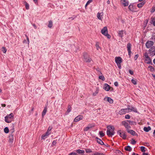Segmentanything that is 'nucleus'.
Segmentation results:
<instances>
[{
	"label": "nucleus",
	"mask_w": 155,
	"mask_h": 155,
	"mask_svg": "<svg viewBox=\"0 0 155 155\" xmlns=\"http://www.w3.org/2000/svg\"><path fill=\"white\" fill-rule=\"evenodd\" d=\"M76 153L79 154H84V151L83 150L78 149L76 150Z\"/></svg>",
	"instance_id": "obj_26"
},
{
	"label": "nucleus",
	"mask_w": 155,
	"mask_h": 155,
	"mask_svg": "<svg viewBox=\"0 0 155 155\" xmlns=\"http://www.w3.org/2000/svg\"><path fill=\"white\" fill-rule=\"evenodd\" d=\"M34 110V107H32L31 109V111H29V115H30L31 114V113H32V112Z\"/></svg>",
	"instance_id": "obj_61"
},
{
	"label": "nucleus",
	"mask_w": 155,
	"mask_h": 155,
	"mask_svg": "<svg viewBox=\"0 0 155 155\" xmlns=\"http://www.w3.org/2000/svg\"><path fill=\"white\" fill-rule=\"evenodd\" d=\"M93 127V126H87L85 127L84 129V131H87L91 128Z\"/></svg>",
	"instance_id": "obj_37"
},
{
	"label": "nucleus",
	"mask_w": 155,
	"mask_h": 155,
	"mask_svg": "<svg viewBox=\"0 0 155 155\" xmlns=\"http://www.w3.org/2000/svg\"><path fill=\"white\" fill-rule=\"evenodd\" d=\"M136 143V141L133 139H131V143L133 145H134Z\"/></svg>",
	"instance_id": "obj_49"
},
{
	"label": "nucleus",
	"mask_w": 155,
	"mask_h": 155,
	"mask_svg": "<svg viewBox=\"0 0 155 155\" xmlns=\"http://www.w3.org/2000/svg\"><path fill=\"white\" fill-rule=\"evenodd\" d=\"M47 137V136L45 134L42 135L41 136V138L43 140L45 139Z\"/></svg>",
	"instance_id": "obj_46"
},
{
	"label": "nucleus",
	"mask_w": 155,
	"mask_h": 155,
	"mask_svg": "<svg viewBox=\"0 0 155 155\" xmlns=\"http://www.w3.org/2000/svg\"><path fill=\"white\" fill-rule=\"evenodd\" d=\"M99 78L102 80L103 81H104L105 80V78L103 75L99 76Z\"/></svg>",
	"instance_id": "obj_42"
},
{
	"label": "nucleus",
	"mask_w": 155,
	"mask_h": 155,
	"mask_svg": "<svg viewBox=\"0 0 155 155\" xmlns=\"http://www.w3.org/2000/svg\"><path fill=\"white\" fill-rule=\"evenodd\" d=\"M14 118V115L13 113H11L9 114H7L5 117V121L7 123H10L12 122Z\"/></svg>",
	"instance_id": "obj_3"
},
{
	"label": "nucleus",
	"mask_w": 155,
	"mask_h": 155,
	"mask_svg": "<svg viewBox=\"0 0 155 155\" xmlns=\"http://www.w3.org/2000/svg\"><path fill=\"white\" fill-rule=\"evenodd\" d=\"M83 57L84 61L86 63H90L92 60L89 56L86 53H84L83 54Z\"/></svg>",
	"instance_id": "obj_6"
},
{
	"label": "nucleus",
	"mask_w": 155,
	"mask_h": 155,
	"mask_svg": "<svg viewBox=\"0 0 155 155\" xmlns=\"http://www.w3.org/2000/svg\"><path fill=\"white\" fill-rule=\"evenodd\" d=\"M132 83L134 85L137 84V82L136 79H132L131 80Z\"/></svg>",
	"instance_id": "obj_45"
},
{
	"label": "nucleus",
	"mask_w": 155,
	"mask_h": 155,
	"mask_svg": "<svg viewBox=\"0 0 155 155\" xmlns=\"http://www.w3.org/2000/svg\"><path fill=\"white\" fill-rule=\"evenodd\" d=\"M68 109L66 112V114H68L71 110L72 107L70 105H68Z\"/></svg>",
	"instance_id": "obj_23"
},
{
	"label": "nucleus",
	"mask_w": 155,
	"mask_h": 155,
	"mask_svg": "<svg viewBox=\"0 0 155 155\" xmlns=\"http://www.w3.org/2000/svg\"><path fill=\"white\" fill-rule=\"evenodd\" d=\"M121 2L124 7L127 6L129 4V1L126 0H122Z\"/></svg>",
	"instance_id": "obj_18"
},
{
	"label": "nucleus",
	"mask_w": 155,
	"mask_h": 155,
	"mask_svg": "<svg viewBox=\"0 0 155 155\" xmlns=\"http://www.w3.org/2000/svg\"><path fill=\"white\" fill-rule=\"evenodd\" d=\"M151 24H153L154 26H155V17L151 18Z\"/></svg>",
	"instance_id": "obj_31"
},
{
	"label": "nucleus",
	"mask_w": 155,
	"mask_h": 155,
	"mask_svg": "<svg viewBox=\"0 0 155 155\" xmlns=\"http://www.w3.org/2000/svg\"><path fill=\"white\" fill-rule=\"evenodd\" d=\"M96 70L97 71H99L100 72V73L101 74H102V73L101 72V71H100V69L99 68H97L96 69Z\"/></svg>",
	"instance_id": "obj_63"
},
{
	"label": "nucleus",
	"mask_w": 155,
	"mask_h": 155,
	"mask_svg": "<svg viewBox=\"0 0 155 155\" xmlns=\"http://www.w3.org/2000/svg\"><path fill=\"white\" fill-rule=\"evenodd\" d=\"M154 42L152 41H148L146 43V46L147 48H150L153 46Z\"/></svg>",
	"instance_id": "obj_9"
},
{
	"label": "nucleus",
	"mask_w": 155,
	"mask_h": 155,
	"mask_svg": "<svg viewBox=\"0 0 155 155\" xmlns=\"http://www.w3.org/2000/svg\"><path fill=\"white\" fill-rule=\"evenodd\" d=\"M151 129V127L150 126H148L147 127H144L143 128V130L146 132H148Z\"/></svg>",
	"instance_id": "obj_25"
},
{
	"label": "nucleus",
	"mask_w": 155,
	"mask_h": 155,
	"mask_svg": "<svg viewBox=\"0 0 155 155\" xmlns=\"http://www.w3.org/2000/svg\"><path fill=\"white\" fill-rule=\"evenodd\" d=\"M98 91H99L98 87L96 88V91H95V92H94L93 94V95L94 96H96V95L98 93Z\"/></svg>",
	"instance_id": "obj_34"
},
{
	"label": "nucleus",
	"mask_w": 155,
	"mask_h": 155,
	"mask_svg": "<svg viewBox=\"0 0 155 155\" xmlns=\"http://www.w3.org/2000/svg\"><path fill=\"white\" fill-rule=\"evenodd\" d=\"M107 129V134L109 137H112L115 133L114 127L113 126H108Z\"/></svg>",
	"instance_id": "obj_1"
},
{
	"label": "nucleus",
	"mask_w": 155,
	"mask_h": 155,
	"mask_svg": "<svg viewBox=\"0 0 155 155\" xmlns=\"http://www.w3.org/2000/svg\"><path fill=\"white\" fill-rule=\"evenodd\" d=\"M85 151L86 153H91L92 152L91 150L88 148L85 149Z\"/></svg>",
	"instance_id": "obj_44"
},
{
	"label": "nucleus",
	"mask_w": 155,
	"mask_h": 155,
	"mask_svg": "<svg viewBox=\"0 0 155 155\" xmlns=\"http://www.w3.org/2000/svg\"><path fill=\"white\" fill-rule=\"evenodd\" d=\"M129 73L132 75H133L134 74V72L133 71L130 70H129Z\"/></svg>",
	"instance_id": "obj_57"
},
{
	"label": "nucleus",
	"mask_w": 155,
	"mask_h": 155,
	"mask_svg": "<svg viewBox=\"0 0 155 155\" xmlns=\"http://www.w3.org/2000/svg\"><path fill=\"white\" fill-rule=\"evenodd\" d=\"M126 133V132L123 130H119L117 132V134H119L120 137L124 140L126 139L127 136Z\"/></svg>",
	"instance_id": "obj_5"
},
{
	"label": "nucleus",
	"mask_w": 155,
	"mask_h": 155,
	"mask_svg": "<svg viewBox=\"0 0 155 155\" xmlns=\"http://www.w3.org/2000/svg\"><path fill=\"white\" fill-rule=\"evenodd\" d=\"M14 128H12V129L10 130V132H11L10 134H13V133L14 132Z\"/></svg>",
	"instance_id": "obj_53"
},
{
	"label": "nucleus",
	"mask_w": 155,
	"mask_h": 155,
	"mask_svg": "<svg viewBox=\"0 0 155 155\" xmlns=\"http://www.w3.org/2000/svg\"><path fill=\"white\" fill-rule=\"evenodd\" d=\"M78 154L76 152H71L68 154V155H77Z\"/></svg>",
	"instance_id": "obj_51"
},
{
	"label": "nucleus",
	"mask_w": 155,
	"mask_h": 155,
	"mask_svg": "<svg viewBox=\"0 0 155 155\" xmlns=\"http://www.w3.org/2000/svg\"><path fill=\"white\" fill-rule=\"evenodd\" d=\"M92 2V0H89L86 3L88 4V5L90 4V3Z\"/></svg>",
	"instance_id": "obj_62"
},
{
	"label": "nucleus",
	"mask_w": 155,
	"mask_h": 155,
	"mask_svg": "<svg viewBox=\"0 0 155 155\" xmlns=\"http://www.w3.org/2000/svg\"><path fill=\"white\" fill-rule=\"evenodd\" d=\"M139 57V55L138 54H137L135 55L134 57V59L135 61L137 60L138 58Z\"/></svg>",
	"instance_id": "obj_54"
},
{
	"label": "nucleus",
	"mask_w": 155,
	"mask_h": 155,
	"mask_svg": "<svg viewBox=\"0 0 155 155\" xmlns=\"http://www.w3.org/2000/svg\"><path fill=\"white\" fill-rule=\"evenodd\" d=\"M83 118V116L81 115H79L76 117L74 120V121L77 122L79 120H82Z\"/></svg>",
	"instance_id": "obj_12"
},
{
	"label": "nucleus",
	"mask_w": 155,
	"mask_h": 155,
	"mask_svg": "<svg viewBox=\"0 0 155 155\" xmlns=\"http://www.w3.org/2000/svg\"><path fill=\"white\" fill-rule=\"evenodd\" d=\"M53 25V23L51 20H50L49 21V23L48 25V27L51 28Z\"/></svg>",
	"instance_id": "obj_32"
},
{
	"label": "nucleus",
	"mask_w": 155,
	"mask_h": 155,
	"mask_svg": "<svg viewBox=\"0 0 155 155\" xmlns=\"http://www.w3.org/2000/svg\"><path fill=\"white\" fill-rule=\"evenodd\" d=\"M101 32L103 35L106 36L108 39H110V38L111 36L108 34V31L107 27H104L101 30Z\"/></svg>",
	"instance_id": "obj_4"
},
{
	"label": "nucleus",
	"mask_w": 155,
	"mask_h": 155,
	"mask_svg": "<svg viewBox=\"0 0 155 155\" xmlns=\"http://www.w3.org/2000/svg\"><path fill=\"white\" fill-rule=\"evenodd\" d=\"M106 99H107V101L110 103L112 104L113 102V101L110 97H105L104 98V100Z\"/></svg>",
	"instance_id": "obj_22"
},
{
	"label": "nucleus",
	"mask_w": 155,
	"mask_h": 155,
	"mask_svg": "<svg viewBox=\"0 0 155 155\" xmlns=\"http://www.w3.org/2000/svg\"><path fill=\"white\" fill-rule=\"evenodd\" d=\"M9 131V129L8 127H5L4 129V131L6 134L8 133Z\"/></svg>",
	"instance_id": "obj_28"
},
{
	"label": "nucleus",
	"mask_w": 155,
	"mask_h": 155,
	"mask_svg": "<svg viewBox=\"0 0 155 155\" xmlns=\"http://www.w3.org/2000/svg\"><path fill=\"white\" fill-rule=\"evenodd\" d=\"M131 44L130 43H128L127 46V50L128 52V54L130 58L131 57Z\"/></svg>",
	"instance_id": "obj_10"
},
{
	"label": "nucleus",
	"mask_w": 155,
	"mask_h": 155,
	"mask_svg": "<svg viewBox=\"0 0 155 155\" xmlns=\"http://www.w3.org/2000/svg\"><path fill=\"white\" fill-rule=\"evenodd\" d=\"M123 62V59L120 57H117V64H120Z\"/></svg>",
	"instance_id": "obj_20"
},
{
	"label": "nucleus",
	"mask_w": 155,
	"mask_h": 155,
	"mask_svg": "<svg viewBox=\"0 0 155 155\" xmlns=\"http://www.w3.org/2000/svg\"><path fill=\"white\" fill-rule=\"evenodd\" d=\"M118 114L120 115L123 114H125V113L124 112V109H122L120 111H119L118 112Z\"/></svg>",
	"instance_id": "obj_35"
},
{
	"label": "nucleus",
	"mask_w": 155,
	"mask_h": 155,
	"mask_svg": "<svg viewBox=\"0 0 155 155\" xmlns=\"http://www.w3.org/2000/svg\"><path fill=\"white\" fill-rule=\"evenodd\" d=\"M143 57L144 59V62L146 63L152 65H153L151 58L149 56L148 53L147 52H145L143 54Z\"/></svg>",
	"instance_id": "obj_2"
},
{
	"label": "nucleus",
	"mask_w": 155,
	"mask_h": 155,
	"mask_svg": "<svg viewBox=\"0 0 155 155\" xmlns=\"http://www.w3.org/2000/svg\"><path fill=\"white\" fill-rule=\"evenodd\" d=\"M151 39L155 42V33H152V37Z\"/></svg>",
	"instance_id": "obj_38"
},
{
	"label": "nucleus",
	"mask_w": 155,
	"mask_h": 155,
	"mask_svg": "<svg viewBox=\"0 0 155 155\" xmlns=\"http://www.w3.org/2000/svg\"><path fill=\"white\" fill-rule=\"evenodd\" d=\"M95 46L97 50H98L99 48H100V47L99 46V43L98 42H96V44L95 45Z\"/></svg>",
	"instance_id": "obj_41"
},
{
	"label": "nucleus",
	"mask_w": 155,
	"mask_h": 155,
	"mask_svg": "<svg viewBox=\"0 0 155 155\" xmlns=\"http://www.w3.org/2000/svg\"><path fill=\"white\" fill-rule=\"evenodd\" d=\"M33 26L34 27L35 29H36L37 28V26L35 24H32Z\"/></svg>",
	"instance_id": "obj_64"
},
{
	"label": "nucleus",
	"mask_w": 155,
	"mask_h": 155,
	"mask_svg": "<svg viewBox=\"0 0 155 155\" xmlns=\"http://www.w3.org/2000/svg\"><path fill=\"white\" fill-rule=\"evenodd\" d=\"M125 34V31L123 30H120V31H119L118 32V35L119 37H120L121 38H122L124 36V34Z\"/></svg>",
	"instance_id": "obj_13"
},
{
	"label": "nucleus",
	"mask_w": 155,
	"mask_h": 155,
	"mask_svg": "<svg viewBox=\"0 0 155 155\" xmlns=\"http://www.w3.org/2000/svg\"><path fill=\"white\" fill-rule=\"evenodd\" d=\"M127 121L131 125L133 124L134 122L132 121H131L130 120H127Z\"/></svg>",
	"instance_id": "obj_56"
},
{
	"label": "nucleus",
	"mask_w": 155,
	"mask_h": 155,
	"mask_svg": "<svg viewBox=\"0 0 155 155\" xmlns=\"http://www.w3.org/2000/svg\"><path fill=\"white\" fill-rule=\"evenodd\" d=\"M99 134L101 138L104 137L105 135V134L103 133V131H100Z\"/></svg>",
	"instance_id": "obj_27"
},
{
	"label": "nucleus",
	"mask_w": 155,
	"mask_h": 155,
	"mask_svg": "<svg viewBox=\"0 0 155 155\" xmlns=\"http://www.w3.org/2000/svg\"><path fill=\"white\" fill-rule=\"evenodd\" d=\"M141 151L143 152H144L145 151V147L143 146H141L140 147Z\"/></svg>",
	"instance_id": "obj_40"
},
{
	"label": "nucleus",
	"mask_w": 155,
	"mask_h": 155,
	"mask_svg": "<svg viewBox=\"0 0 155 155\" xmlns=\"http://www.w3.org/2000/svg\"><path fill=\"white\" fill-rule=\"evenodd\" d=\"M97 142L99 144L101 145H103L104 144V143L99 138L97 137H95Z\"/></svg>",
	"instance_id": "obj_19"
},
{
	"label": "nucleus",
	"mask_w": 155,
	"mask_h": 155,
	"mask_svg": "<svg viewBox=\"0 0 155 155\" xmlns=\"http://www.w3.org/2000/svg\"><path fill=\"white\" fill-rule=\"evenodd\" d=\"M2 51L4 53H5L7 51V49L5 47H2Z\"/></svg>",
	"instance_id": "obj_43"
},
{
	"label": "nucleus",
	"mask_w": 155,
	"mask_h": 155,
	"mask_svg": "<svg viewBox=\"0 0 155 155\" xmlns=\"http://www.w3.org/2000/svg\"><path fill=\"white\" fill-rule=\"evenodd\" d=\"M53 127L52 126H50L48 127V130L49 132L52 129Z\"/></svg>",
	"instance_id": "obj_58"
},
{
	"label": "nucleus",
	"mask_w": 155,
	"mask_h": 155,
	"mask_svg": "<svg viewBox=\"0 0 155 155\" xmlns=\"http://www.w3.org/2000/svg\"><path fill=\"white\" fill-rule=\"evenodd\" d=\"M77 17V16H75V15H74L73 16V17L69 18H68V19H71L72 20H73L75 18Z\"/></svg>",
	"instance_id": "obj_47"
},
{
	"label": "nucleus",
	"mask_w": 155,
	"mask_h": 155,
	"mask_svg": "<svg viewBox=\"0 0 155 155\" xmlns=\"http://www.w3.org/2000/svg\"><path fill=\"white\" fill-rule=\"evenodd\" d=\"M148 54L150 55L153 57L155 55V46H153L150 48L148 50Z\"/></svg>",
	"instance_id": "obj_7"
},
{
	"label": "nucleus",
	"mask_w": 155,
	"mask_h": 155,
	"mask_svg": "<svg viewBox=\"0 0 155 155\" xmlns=\"http://www.w3.org/2000/svg\"><path fill=\"white\" fill-rule=\"evenodd\" d=\"M148 68H150V70L151 72H153L155 71L154 68L151 65L148 66Z\"/></svg>",
	"instance_id": "obj_29"
},
{
	"label": "nucleus",
	"mask_w": 155,
	"mask_h": 155,
	"mask_svg": "<svg viewBox=\"0 0 155 155\" xmlns=\"http://www.w3.org/2000/svg\"><path fill=\"white\" fill-rule=\"evenodd\" d=\"M110 86L107 83L104 84L103 89L107 91H109L110 89Z\"/></svg>",
	"instance_id": "obj_14"
},
{
	"label": "nucleus",
	"mask_w": 155,
	"mask_h": 155,
	"mask_svg": "<svg viewBox=\"0 0 155 155\" xmlns=\"http://www.w3.org/2000/svg\"><path fill=\"white\" fill-rule=\"evenodd\" d=\"M127 131L128 133L130 134L133 136H136L137 135V133L133 130L127 129Z\"/></svg>",
	"instance_id": "obj_16"
},
{
	"label": "nucleus",
	"mask_w": 155,
	"mask_h": 155,
	"mask_svg": "<svg viewBox=\"0 0 155 155\" xmlns=\"http://www.w3.org/2000/svg\"><path fill=\"white\" fill-rule=\"evenodd\" d=\"M24 3L25 4L26 9L27 10L29 9V5L25 1Z\"/></svg>",
	"instance_id": "obj_36"
},
{
	"label": "nucleus",
	"mask_w": 155,
	"mask_h": 155,
	"mask_svg": "<svg viewBox=\"0 0 155 155\" xmlns=\"http://www.w3.org/2000/svg\"><path fill=\"white\" fill-rule=\"evenodd\" d=\"M144 4V3L142 2L140 3H139L137 5V7L139 8H141L142 7Z\"/></svg>",
	"instance_id": "obj_33"
},
{
	"label": "nucleus",
	"mask_w": 155,
	"mask_h": 155,
	"mask_svg": "<svg viewBox=\"0 0 155 155\" xmlns=\"http://www.w3.org/2000/svg\"><path fill=\"white\" fill-rule=\"evenodd\" d=\"M50 134V132L49 131L47 130V131L45 133L46 135L48 136Z\"/></svg>",
	"instance_id": "obj_60"
},
{
	"label": "nucleus",
	"mask_w": 155,
	"mask_h": 155,
	"mask_svg": "<svg viewBox=\"0 0 155 155\" xmlns=\"http://www.w3.org/2000/svg\"><path fill=\"white\" fill-rule=\"evenodd\" d=\"M130 107V112L132 111H133L135 113H137V110L136 107H132L130 105H129Z\"/></svg>",
	"instance_id": "obj_17"
},
{
	"label": "nucleus",
	"mask_w": 155,
	"mask_h": 155,
	"mask_svg": "<svg viewBox=\"0 0 155 155\" xmlns=\"http://www.w3.org/2000/svg\"><path fill=\"white\" fill-rule=\"evenodd\" d=\"M47 107H46L44 108V109L42 113L41 116L42 117H43L45 115L47 112Z\"/></svg>",
	"instance_id": "obj_21"
},
{
	"label": "nucleus",
	"mask_w": 155,
	"mask_h": 155,
	"mask_svg": "<svg viewBox=\"0 0 155 155\" xmlns=\"http://www.w3.org/2000/svg\"><path fill=\"white\" fill-rule=\"evenodd\" d=\"M57 140H54L52 142L51 146H53L55 145L57 143L56 141Z\"/></svg>",
	"instance_id": "obj_48"
},
{
	"label": "nucleus",
	"mask_w": 155,
	"mask_h": 155,
	"mask_svg": "<svg viewBox=\"0 0 155 155\" xmlns=\"http://www.w3.org/2000/svg\"><path fill=\"white\" fill-rule=\"evenodd\" d=\"M123 109L124 110V112L125 114L126 113H128V112H130V107H129V105H128L127 106V108Z\"/></svg>",
	"instance_id": "obj_30"
},
{
	"label": "nucleus",
	"mask_w": 155,
	"mask_h": 155,
	"mask_svg": "<svg viewBox=\"0 0 155 155\" xmlns=\"http://www.w3.org/2000/svg\"><path fill=\"white\" fill-rule=\"evenodd\" d=\"M125 117L126 119H129L130 117V115L127 114L125 116Z\"/></svg>",
	"instance_id": "obj_52"
},
{
	"label": "nucleus",
	"mask_w": 155,
	"mask_h": 155,
	"mask_svg": "<svg viewBox=\"0 0 155 155\" xmlns=\"http://www.w3.org/2000/svg\"><path fill=\"white\" fill-rule=\"evenodd\" d=\"M124 149L126 151L130 152L131 151L132 148L130 146L128 145L125 147Z\"/></svg>",
	"instance_id": "obj_24"
},
{
	"label": "nucleus",
	"mask_w": 155,
	"mask_h": 155,
	"mask_svg": "<svg viewBox=\"0 0 155 155\" xmlns=\"http://www.w3.org/2000/svg\"><path fill=\"white\" fill-rule=\"evenodd\" d=\"M101 13L98 12L97 14V17L100 20H101Z\"/></svg>",
	"instance_id": "obj_39"
},
{
	"label": "nucleus",
	"mask_w": 155,
	"mask_h": 155,
	"mask_svg": "<svg viewBox=\"0 0 155 155\" xmlns=\"http://www.w3.org/2000/svg\"><path fill=\"white\" fill-rule=\"evenodd\" d=\"M117 66L118 67L119 69H120L121 68V64H117Z\"/></svg>",
	"instance_id": "obj_59"
},
{
	"label": "nucleus",
	"mask_w": 155,
	"mask_h": 155,
	"mask_svg": "<svg viewBox=\"0 0 155 155\" xmlns=\"http://www.w3.org/2000/svg\"><path fill=\"white\" fill-rule=\"evenodd\" d=\"M9 143H12L14 140V135L12 134H10L9 136Z\"/></svg>",
	"instance_id": "obj_15"
},
{
	"label": "nucleus",
	"mask_w": 155,
	"mask_h": 155,
	"mask_svg": "<svg viewBox=\"0 0 155 155\" xmlns=\"http://www.w3.org/2000/svg\"><path fill=\"white\" fill-rule=\"evenodd\" d=\"M122 124L125 127L127 130V129H129L131 128V126H130L127 122L125 121H122Z\"/></svg>",
	"instance_id": "obj_11"
},
{
	"label": "nucleus",
	"mask_w": 155,
	"mask_h": 155,
	"mask_svg": "<svg viewBox=\"0 0 155 155\" xmlns=\"http://www.w3.org/2000/svg\"><path fill=\"white\" fill-rule=\"evenodd\" d=\"M155 11V7H152L151 9L150 12L151 13L154 12Z\"/></svg>",
	"instance_id": "obj_50"
},
{
	"label": "nucleus",
	"mask_w": 155,
	"mask_h": 155,
	"mask_svg": "<svg viewBox=\"0 0 155 155\" xmlns=\"http://www.w3.org/2000/svg\"><path fill=\"white\" fill-rule=\"evenodd\" d=\"M134 3H131L128 7L129 9L132 12H136V6H134Z\"/></svg>",
	"instance_id": "obj_8"
},
{
	"label": "nucleus",
	"mask_w": 155,
	"mask_h": 155,
	"mask_svg": "<svg viewBox=\"0 0 155 155\" xmlns=\"http://www.w3.org/2000/svg\"><path fill=\"white\" fill-rule=\"evenodd\" d=\"M117 153H118V154H119L120 155L123 154V153L120 150H117Z\"/></svg>",
	"instance_id": "obj_55"
}]
</instances>
